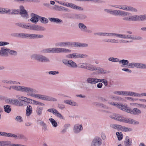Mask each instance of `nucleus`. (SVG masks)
Masks as SVG:
<instances>
[{
  "mask_svg": "<svg viewBox=\"0 0 146 146\" xmlns=\"http://www.w3.org/2000/svg\"><path fill=\"white\" fill-rule=\"evenodd\" d=\"M95 35H98L99 36H104L112 37L115 36L117 37L121 38L127 39H131V35H122L119 34H117L113 33L99 32L96 33H94Z\"/></svg>",
  "mask_w": 146,
  "mask_h": 146,
  "instance_id": "obj_1",
  "label": "nucleus"
},
{
  "mask_svg": "<svg viewBox=\"0 0 146 146\" xmlns=\"http://www.w3.org/2000/svg\"><path fill=\"white\" fill-rule=\"evenodd\" d=\"M22 28L27 29L36 31H44L45 29L44 27L38 25H29L23 22Z\"/></svg>",
  "mask_w": 146,
  "mask_h": 146,
  "instance_id": "obj_2",
  "label": "nucleus"
},
{
  "mask_svg": "<svg viewBox=\"0 0 146 146\" xmlns=\"http://www.w3.org/2000/svg\"><path fill=\"white\" fill-rule=\"evenodd\" d=\"M30 95L31 96L44 100L51 102H56L57 101L56 99L48 96L35 94V93H33V94Z\"/></svg>",
  "mask_w": 146,
  "mask_h": 146,
  "instance_id": "obj_3",
  "label": "nucleus"
},
{
  "mask_svg": "<svg viewBox=\"0 0 146 146\" xmlns=\"http://www.w3.org/2000/svg\"><path fill=\"white\" fill-rule=\"evenodd\" d=\"M32 58L42 62H50L49 59L45 56L39 54H34L31 56Z\"/></svg>",
  "mask_w": 146,
  "mask_h": 146,
  "instance_id": "obj_4",
  "label": "nucleus"
},
{
  "mask_svg": "<svg viewBox=\"0 0 146 146\" xmlns=\"http://www.w3.org/2000/svg\"><path fill=\"white\" fill-rule=\"evenodd\" d=\"M50 53H70L71 52L70 50L61 48H49Z\"/></svg>",
  "mask_w": 146,
  "mask_h": 146,
  "instance_id": "obj_5",
  "label": "nucleus"
},
{
  "mask_svg": "<svg viewBox=\"0 0 146 146\" xmlns=\"http://www.w3.org/2000/svg\"><path fill=\"white\" fill-rule=\"evenodd\" d=\"M21 92L27 93V95L31 96L30 95L33 93H36L38 91L33 88L23 86Z\"/></svg>",
  "mask_w": 146,
  "mask_h": 146,
  "instance_id": "obj_6",
  "label": "nucleus"
},
{
  "mask_svg": "<svg viewBox=\"0 0 146 146\" xmlns=\"http://www.w3.org/2000/svg\"><path fill=\"white\" fill-rule=\"evenodd\" d=\"M101 138L98 136L95 137L92 142L91 146H101L102 144Z\"/></svg>",
  "mask_w": 146,
  "mask_h": 146,
  "instance_id": "obj_7",
  "label": "nucleus"
},
{
  "mask_svg": "<svg viewBox=\"0 0 146 146\" xmlns=\"http://www.w3.org/2000/svg\"><path fill=\"white\" fill-rule=\"evenodd\" d=\"M130 13L128 12L123 11L117 10H113L111 14L115 16L119 15L125 17L129 15Z\"/></svg>",
  "mask_w": 146,
  "mask_h": 146,
  "instance_id": "obj_8",
  "label": "nucleus"
},
{
  "mask_svg": "<svg viewBox=\"0 0 146 146\" xmlns=\"http://www.w3.org/2000/svg\"><path fill=\"white\" fill-rule=\"evenodd\" d=\"M44 36L41 35H38L33 34L27 33V39H34L41 38L43 37Z\"/></svg>",
  "mask_w": 146,
  "mask_h": 146,
  "instance_id": "obj_9",
  "label": "nucleus"
},
{
  "mask_svg": "<svg viewBox=\"0 0 146 146\" xmlns=\"http://www.w3.org/2000/svg\"><path fill=\"white\" fill-rule=\"evenodd\" d=\"M87 17L86 15L84 14H73L72 18L80 20H83L86 19Z\"/></svg>",
  "mask_w": 146,
  "mask_h": 146,
  "instance_id": "obj_10",
  "label": "nucleus"
},
{
  "mask_svg": "<svg viewBox=\"0 0 146 146\" xmlns=\"http://www.w3.org/2000/svg\"><path fill=\"white\" fill-rule=\"evenodd\" d=\"M79 28L82 31L86 32L88 33H92V31L89 29H87V27L84 25V24L82 23H79L78 24Z\"/></svg>",
  "mask_w": 146,
  "mask_h": 146,
  "instance_id": "obj_11",
  "label": "nucleus"
},
{
  "mask_svg": "<svg viewBox=\"0 0 146 146\" xmlns=\"http://www.w3.org/2000/svg\"><path fill=\"white\" fill-rule=\"evenodd\" d=\"M31 18L30 19V21L33 23L36 24L39 21L40 16L34 13H31Z\"/></svg>",
  "mask_w": 146,
  "mask_h": 146,
  "instance_id": "obj_12",
  "label": "nucleus"
},
{
  "mask_svg": "<svg viewBox=\"0 0 146 146\" xmlns=\"http://www.w3.org/2000/svg\"><path fill=\"white\" fill-rule=\"evenodd\" d=\"M83 129L82 125H79L78 124L75 125L73 127V131L74 133H79Z\"/></svg>",
  "mask_w": 146,
  "mask_h": 146,
  "instance_id": "obj_13",
  "label": "nucleus"
},
{
  "mask_svg": "<svg viewBox=\"0 0 146 146\" xmlns=\"http://www.w3.org/2000/svg\"><path fill=\"white\" fill-rule=\"evenodd\" d=\"M1 57H7L8 56L9 48L5 47L1 48Z\"/></svg>",
  "mask_w": 146,
  "mask_h": 146,
  "instance_id": "obj_14",
  "label": "nucleus"
},
{
  "mask_svg": "<svg viewBox=\"0 0 146 146\" xmlns=\"http://www.w3.org/2000/svg\"><path fill=\"white\" fill-rule=\"evenodd\" d=\"M124 123L133 124H139V122L131 118H125Z\"/></svg>",
  "mask_w": 146,
  "mask_h": 146,
  "instance_id": "obj_15",
  "label": "nucleus"
},
{
  "mask_svg": "<svg viewBox=\"0 0 146 146\" xmlns=\"http://www.w3.org/2000/svg\"><path fill=\"white\" fill-rule=\"evenodd\" d=\"M117 108L123 111H125L127 113H129L130 108L127 107V105H123L122 104H119Z\"/></svg>",
  "mask_w": 146,
  "mask_h": 146,
  "instance_id": "obj_16",
  "label": "nucleus"
},
{
  "mask_svg": "<svg viewBox=\"0 0 146 146\" xmlns=\"http://www.w3.org/2000/svg\"><path fill=\"white\" fill-rule=\"evenodd\" d=\"M48 19L51 22L55 23L56 24H61L63 23L62 21L58 18L49 17Z\"/></svg>",
  "mask_w": 146,
  "mask_h": 146,
  "instance_id": "obj_17",
  "label": "nucleus"
},
{
  "mask_svg": "<svg viewBox=\"0 0 146 146\" xmlns=\"http://www.w3.org/2000/svg\"><path fill=\"white\" fill-rule=\"evenodd\" d=\"M129 113L135 115H138L141 113V110L137 108H134L133 110L130 108Z\"/></svg>",
  "mask_w": 146,
  "mask_h": 146,
  "instance_id": "obj_18",
  "label": "nucleus"
},
{
  "mask_svg": "<svg viewBox=\"0 0 146 146\" xmlns=\"http://www.w3.org/2000/svg\"><path fill=\"white\" fill-rule=\"evenodd\" d=\"M69 7H70L74 9H76L80 11H83V9L82 8L79 6H78L75 4L72 3H69Z\"/></svg>",
  "mask_w": 146,
  "mask_h": 146,
  "instance_id": "obj_19",
  "label": "nucleus"
},
{
  "mask_svg": "<svg viewBox=\"0 0 146 146\" xmlns=\"http://www.w3.org/2000/svg\"><path fill=\"white\" fill-rule=\"evenodd\" d=\"M136 21H143L146 20V14L141 15H136Z\"/></svg>",
  "mask_w": 146,
  "mask_h": 146,
  "instance_id": "obj_20",
  "label": "nucleus"
},
{
  "mask_svg": "<svg viewBox=\"0 0 146 146\" xmlns=\"http://www.w3.org/2000/svg\"><path fill=\"white\" fill-rule=\"evenodd\" d=\"M13 36L22 38L27 39V33H16L14 34Z\"/></svg>",
  "mask_w": 146,
  "mask_h": 146,
  "instance_id": "obj_21",
  "label": "nucleus"
},
{
  "mask_svg": "<svg viewBox=\"0 0 146 146\" xmlns=\"http://www.w3.org/2000/svg\"><path fill=\"white\" fill-rule=\"evenodd\" d=\"M36 121L37 122H38V121H40L39 123V124L42 127V129L44 131H46L47 130V125L43 121H42L40 120H37Z\"/></svg>",
  "mask_w": 146,
  "mask_h": 146,
  "instance_id": "obj_22",
  "label": "nucleus"
},
{
  "mask_svg": "<svg viewBox=\"0 0 146 146\" xmlns=\"http://www.w3.org/2000/svg\"><path fill=\"white\" fill-rule=\"evenodd\" d=\"M64 102L66 104L71 106H77V104L71 100H66L64 101Z\"/></svg>",
  "mask_w": 146,
  "mask_h": 146,
  "instance_id": "obj_23",
  "label": "nucleus"
},
{
  "mask_svg": "<svg viewBox=\"0 0 146 146\" xmlns=\"http://www.w3.org/2000/svg\"><path fill=\"white\" fill-rule=\"evenodd\" d=\"M32 107L29 105L27 106L26 110V114L27 116H29L32 113Z\"/></svg>",
  "mask_w": 146,
  "mask_h": 146,
  "instance_id": "obj_24",
  "label": "nucleus"
},
{
  "mask_svg": "<svg viewBox=\"0 0 146 146\" xmlns=\"http://www.w3.org/2000/svg\"><path fill=\"white\" fill-rule=\"evenodd\" d=\"M68 67L72 68H76L78 67L76 64L72 60H70L69 64L67 66Z\"/></svg>",
  "mask_w": 146,
  "mask_h": 146,
  "instance_id": "obj_25",
  "label": "nucleus"
},
{
  "mask_svg": "<svg viewBox=\"0 0 146 146\" xmlns=\"http://www.w3.org/2000/svg\"><path fill=\"white\" fill-rule=\"evenodd\" d=\"M76 42H65V47H73L76 45Z\"/></svg>",
  "mask_w": 146,
  "mask_h": 146,
  "instance_id": "obj_26",
  "label": "nucleus"
},
{
  "mask_svg": "<svg viewBox=\"0 0 146 146\" xmlns=\"http://www.w3.org/2000/svg\"><path fill=\"white\" fill-rule=\"evenodd\" d=\"M96 70H97L98 74H104L107 73V70L104 69L100 67H96Z\"/></svg>",
  "mask_w": 146,
  "mask_h": 146,
  "instance_id": "obj_27",
  "label": "nucleus"
},
{
  "mask_svg": "<svg viewBox=\"0 0 146 146\" xmlns=\"http://www.w3.org/2000/svg\"><path fill=\"white\" fill-rule=\"evenodd\" d=\"M129 137L128 136H126L124 141V145L125 146H131L132 142L130 141Z\"/></svg>",
  "mask_w": 146,
  "mask_h": 146,
  "instance_id": "obj_28",
  "label": "nucleus"
},
{
  "mask_svg": "<svg viewBox=\"0 0 146 146\" xmlns=\"http://www.w3.org/2000/svg\"><path fill=\"white\" fill-rule=\"evenodd\" d=\"M135 67L137 68L146 69V64L139 63H135Z\"/></svg>",
  "mask_w": 146,
  "mask_h": 146,
  "instance_id": "obj_29",
  "label": "nucleus"
},
{
  "mask_svg": "<svg viewBox=\"0 0 146 146\" xmlns=\"http://www.w3.org/2000/svg\"><path fill=\"white\" fill-rule=\"evenodd\" d=\"M86 69L91 71H94L96 70V67L94 65L87 63Z\"/></svg>",
  "mask_w": 146,
  "mask_h": 146,
  "instance_id": "obj_30",
  "label": "nucleus"
},
{
  "mask_svg": "<svg viewBox=\"0 0 146 146\" xmlns=\"http://www.w3.org/2000/svg\"><path fill=\"white\" fill-rule=\"evenodd\" d=\"M17 1L18 2L20 3L21 2H23V3L25 2H34L35 3H38L40 1L38 0H14Z\"/></svg>",
  "mask_w": 146,
  "mask_h": 146,
  "instance_id": "obj_31",
  "label": "nucleus"
},
{
  "mask_svg": "<svg viewBox=\"0 0 146 146\" xmlns=\"http://www.w3.org/2000/svg\"><path fill=\"white\" fill-rule=\"evenodd\" d=\"M3 108L4 111L7 113H10L11 111V106L8 105L4 106Z\"/></svg>",
  "mask_w": 146,
  "mask_h": 146,
  "instance_id": "obj_32",
  "label": "nucleus"
},
{
  "mask_svg": "<svg viewBox=\"0 0 146 146\" xmlns=\"http://www.w3.org/2000/svg\"><path fill=\"white\" fill-rule=\"evenodd\" d=\"M19 14L24 18H26L27 19L29 17V15L27 11H25L23 12L19 11Z\"/></svg>",
  "mask_w": 146,
  "mask_h": 146,
  "instance_id": "obj_33",
  "label": "nucleus"
},
{
  "mask_svg": "<svg viewBox=\"0 0 146 146\" xmlns=\"http://www.w3.org/2000/svg\"><path fill=\"white\" fill-rule=\"evenodd\" d=\"M43 110V107L38 106L36 108V110L37 115L38 116H40L42 114Z\"/></svg>",
  "mask_w": 146,
  "mask_h": 146,
  "instance_id": "obj_34",
  "label": "nucleus"
},
{
  "mask_svg": "<svg viewBox=\"0 0 146 146\" xmlns=\"http://www.w3.org/2000/svg\"><path fill=\"white\" fill-rule=\"evenodd\" d=\"M39 20L43 24H46L48 23V19L44 17L39 16Z\"/></svg>",
  "mask_w": 146,
  "mask_h": 146,
  "instance_id": "obj_35",
  "label": "nucleus"
},
{
  "mask_svg": "<svg viewBox=\"0 0 146 146\" xmlns=\"http://www.w3.org/2000/svg\"><path fill=\"white\" fill-rule=\"evenodd\" d=\"M23 86H11L12 89L17 91L22 92Z\"/></svg>",
  "mask_w": 146,
  "mask_h": 146,
  "instance_id": "obj_36",
  "label": "nucleus"
},
{
  "mask_svg": "<svg viewBox=\"0 0 146 146\" xmlns=\"http://www.w3.org/2000/svg\"><path fill=\"white\" fill-rule=\"evenodd\" d=\"M110 127L115 129H116L118 131L120 130L122 128V126L116 124H113L110 125Z\"/></svg>",
  "mask_w": 146,
  "mask_h": 146,
  "instance_id": "obj_37",
  "label": "nucleus"
},
{
  "mask_svg": "<svg viewBox=\"0 0 146 146\" xmlns=\"http://www.w3.org/2000/svg\"><path fill=\"white\" fill-rule=\"evenodd\" d=\"M10 141H0V146H9L11 143Z\"/></svg>",
  "mask_w": 146,
  "mask_h": 146,
  "instance_id": "obj_38",
  "label": "nucleus"
},
{
  "mask_svg": "<svg viewBox=\"0 0 146 146\" xmlns=\"http://www.w3.org/2000/svg\"><path fill=\"white\" fill-rule=\"evenodd\" d=\"M49 120L54 127H56L57 126V123L54 119L52 118H49Z\"/></svg>",
  "mask_w": 146,
  "mask_h": 146,
  "instance_id": "obj_39",
  "label": "nucleus"
},
{
  "mask_svg": "<svg viewBox=\"0 0 146 146\" xmlns=\"http://www.w3.org/2000/svg\"><path fill=\"white\" fill-rule=\"evenodd\" d=\"M88 44H87L86 43H81L76 42V45H75V46L81 47H84L88 46Z\"/></svg>",
  "mask_w": 146,
  "mask_h": 146,
  "instance_id": "obj_40",
  "label": "nucleus"
},
{
  "mask_svg": "<svg viewBox=\"0 0 146 146\" xmlns=\"http://www.w3.org/2000/svg\"><path fill=\"white\" fill-rule=\"evenodd\" d=\"M55 111L54 115L56 117L61 119H64V117L57 110H55Z\"/></svg>",
  "mask_w": 146,
  "mask_h": 146,
  "instance_id": "obj_41",
  "label": "nucleus"
},
{
  "mask_svg": "<svg viewBox=\"0 0 146 146\" xmlns=\"http://www.w3.org/2000/svg\"><path fill=\"white\" fill-rule=\"evenodd\" d=\"M116 134L117 137L119 141H120L122 140L123 136L121 132H117L116 133Z\"/></svg>",
  "mask_w": 146,
  "mask_h": 146,
  "instance_id": "obj_42",
  "label": "nucleus"
},
{
  "mask_svg": "<svg viewBox=\"0 0 146 146\" xmlns=\"http://www.w3.org/2000/svg\"><path fill=\"white\" fill-rule=\"evenodd\" d=\"M9 50L8 53H9L10 55L14 56H16L17 55V52L16 51L14 50H10L9 48Z\"/></svg>",
  "mask_w": 146,
  "mask_h": 146,
  "instance_id": "obj_43",
  "label": "nucleus"
},
{
  "mask_svg": "<svg viewBox=\"0 0 146 146\" xmlns=\"http://www.w3.org/2000/svg\"><path fill=\"white\" fill-rule=\"evenodd\" d=\"M116 120L119 121L124 122L125 117L121 116L117 114V115Z\"/></svg>",
  "mask_w": 146,
  "mask_h": 146,
  "instance_id": "obj_44",
  "label": "nucleus"
},
{
  "mask_svg": "<svg viewBox=\"0 0 146 146\" xmlns=\"http://www.w3.org/2000/svg\"><path fill=\"white\" fill-rule=\"evenodd\" d=\"M129 62L127 60L123 59L121 60H119V63H121L123 66L128 65Z\"/></svg>",
  "mask_w": 146,
  "mask_h": 146,
  "instance_id": "obj_45",
  "label": "nucleus"
},
{
  "mask_svg": "<svg viewBox=\"0 0 146 146\" xmlns=\"http://www.w3.org/2000/svg\"><path fill=\"white\" fill-rule=\"evenodd\" d=\"M128 21H136V15H132L128 17Z\"/></svg>",
  "mask_w": 146,
  "mask_h": 146,
  "instance_id": "obj_46",
  "label": "nucleus"
},
{
  "mask_svg": "<svg viewBox=\"0 0 146 146\" xmlns=\"http://www.w3.org/2000/svg\"><path fill=\"white\" fill-rule=\"evenodd\" d=\"M108 60L110 61L113 62H119V59L118 58H114L113 57H110L108 58Z\"/></svg>",
  "mask_w": 146,
  "mask_h": 146,
  "instance_id": "obj_47",
  "label": "nucleus"
},
{
  "mask_svg": "<svg viewBox=\"0 0 146 146\" xmlns=\"http://www.w3.org/2000/svg\"><path fill=\"white\" fill-rule=\"evenodd\" d=\"M127 11H132L133 12H137V9L131 6H128L127 7Z\"/></svg>",
  "mask_w": 146,
  "mask_h": 146,
  "instance_id": "obj_48",
  "label": "nucleus"
},
{
  "mask_svg": "<svg viewBox=\"0 0 146 146\" xmlns=\"http://www.w3.org/2000/svg\"><path fill=\"white\" fill-rule=\"evenodd\" d=\"M19 139H23L25 140H27V138L24 135L22 134H19L17 135V137L16 138Z\"/></svg>",
  "mask_w": 146,
  "mask_h": 146,
  "instance_id": "obj_49",
  "label": "nucleus"
},
{
  "mask_svg": "<svg viewBox=\"0 0 146 146\" xmlns=\"http://www.w3.org/2000/svg\"><path fill=\"white\" fill-rule=\"evenodd\" d=\"M12 12L9 13L10 14H19V9H13L12 10Z\"/></svg>",
  "mask_w": 146,
  "mask_h": 146,
  "instance_id": "obj_50",
  "label": "nucleus"
},
{
  "mask_svg": "<svg viewBox=\"0 0 146 146\" xmlns=\"http://www.w3.org/2000/svg\"><path fill=\"white\" fill-rule=\"evenodd\" d=\"M35 100H33L32 99L28 98L27 100V102H26L27 103L29 104H35Z\"/></svg>",
  "mask_w": 146,
  "mask_h": 146,
  "instance_id": "obj_51",
  "label": "nucleus"
},
{
  "mask_svg": "<svg viewBox=\"0 0 146 146\" xmlns=\"http://www.w3.org/2000/svg\"><path fill=\"white\" fill-rule=\"evenodd\" d=\"M103 41L106 42H116V40L114 39H104L103 40Z\"/></svg>",
  "mask_w": 146,
  "mask_h": 146,
  "instance_id": "obj_52",
  "label": "nucleus"
},
{
  "mask_svg": "<svg viewBox=\"0 0 146 146\" xmlns=\"http://www.w3.org/2000/svg\"><path fill=\"white\" fill-rule=\"evenodd\" d=\"M79 65L80 66H78V67L84 68L86 69L87 63H83L82 64H80Z\"/></svg>",
  "mask_w": 146,
  "mask_h": 146,
  "instance_id": "obj_53",
  "label": "nucleus"
},
{
  "mask_svg": "<svg viewBox=\"0 0 146 146\" xmlns=\"http://www.w3.org/2000/svg\"><path fill=\"white\" fill-rule=\"evenodd\" d=\"M135 62L129 63L128 65L126 67L128 68H134L135 67Z\"/></svg>",
  "mask_w": 146,
  "mask_h": 146,
  "instance_id": "obj_54",
  "label": "nucleus"
},
{
  "mask_svg": "<svg viewBox=\"0 0 146 146\" xmlns=\"http://www.w3.org/2000/svg\"><path fill=\"white\" fill-rule=\"evenodd\" d=\"M18 101L17 99H13L11 102V104L17 106Z\"/></svg>",
  "mask_w": 146,
  "mask_h": 146,
  "instance_id": "obj_55",
  "label": "nucleus"
},
{
  "mask_svg": "<svg viewBox=\"0 0 146 146\" xmlns=\"http://www.w3.org/2000/svg\"><path fill=\"white\" fill-rule=\"evenodd\" d=\"M98 105L100 106V108H102L106 109H108V107L107 106L102 104L99 103L98 104Z\"/></svg>",
  "mask_w": 146,
  "mask_h": 146,
  "instance_id": "obj_56",
  "label": "nucleus"
},
{
  "mask_svg": "<svg viewBox=\"0 0 146 146\" xmlns=\"http://www.w3.org/2000/svg\"><path fill=\"white\" fill-rule=\"evenodd\" d=\"M66 57L68 58H75V53H73L72 54H70L67 55L66 56Z\"/></svg>",
  "mask_w": 146,
  "mask_h": 146,
  "instance_id": "obj_57",
  "label": "nucleus"
},
{
  "mask_svg": "<svg viewBox=\"0 0 146 146\" xmlns=\"http://www.w3.org/2000/svg\"><path fill=\"white\" fill-rule=\"evenodd\" d=\"M131 96L140 97L141 96V94H140L133 92H131Z\"/></svg>",
  "mask_w": 146,
  "mask_h": 146,
  "instance_id": "obj_58",
  "label": "nucleus"
},
{
  "mask_svg": "<svg viewBox=\"0 0 146 146\" xmlns=\"http://www.w3.org/2000/svg\"><path fill=\"white\" fill-rule=\"evenodd\" d=\"M101 83H103L104 84L105 86H107L108 85V82L105 79H101L100 80Z\"/></svg>",
  "mask_w": 146,
  "mask_h": 146,
  "instance_id": "obj_59",
  "label": "nucleus"
},
{
  "mask_svg": "<svg viewBox=\"0 0 146 146\" xmlns=\"http://www.w3.org/2000/svg\"><path fill=\"white\" fill-rule=\"evenodd\" d=\"M142 39V37L139 36H135V37H133L131 36V39L133 40H141Z\"/></svg>",
  "mask_w": 146,
  "mask_h": 146,
  "instance_id": "obj_60",
  "label": "nucleus"
},
{
  "mask_svg": "<svg viewBox=\"0 0 146 146\" xmlns=\"http://www.w3.org/2000/svg\"><path fill=\"white\" fill-rule=\"evenodd\" d=\"M15 120L19 122H21L23 121V119L22 117L20 116H18L16 117Z\"/></svg>",
  "mask_w": 146,
  "mask_h": 146,
  "instance_id": "obj_61",
  "label": "nucleus"
},
{
  "mask_svg": "<svg viewBox=\"0 0 146 146\" xmlns=\"http://www.w3.org/2000/svg\"><path fill=\"white\" fill-rule=\"evenodd\" d=\"M58 108L61 110H64L65 108V106L64 104H58Z\"/></svg>",
  "mask_w": 146,
  "mask_h": 146,
  "instance_id": "obj_62",
  "label": "nucleus"
},
{
  "mask_svg": "<svg viewBox=\"0 0 146 146\" xmlns=\"http://www.w3.org/2000/svg\"><path fill=\"white\" fill-rule=\"evenodd\" d=\"M70 60H68L66 59H64L62 60V62L66 66H68V64H69V62Z\"/></svg>",
  "mask_w": 146,
  "mask_h": 146,
  "instance_id": "obj_63",
  "label": "nucleus"
},
{
  "mask_svg": "<svg viewBox=\"0 0 146 146\" xmlns=\"http://www.w3.org/2000/svg\"><path fill=\"white\" fill-rule=\"evenodd\" d=\"M59 73V72L58 71H51L48 72L49 74L53 75H54L57 74H58Z\"/></svg>",
  "mask_w": 146,
  "mask_h": 146,
  "instance_id": "obj_64",
  "label": "nucleus"
}]
</instances>
